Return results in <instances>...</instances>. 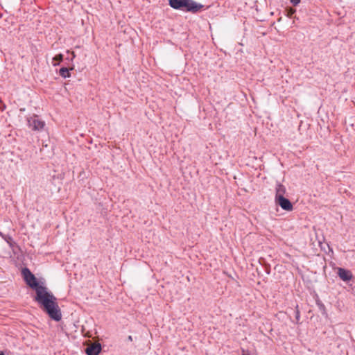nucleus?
<instances>
[{"instance_id": "7", "label": "nucleus", "mask_w": 355, "mask_h": 355, "mask_svg": "<svg viewBox=\"0 0 355 355\" xmlns=\"http://www.w3.org/2000/svg\"><path fill=\"white\" fill-rule=\"evenodd\" d=\"M286 192V189L285 186H284L281 183H277L276 185V187H275V200L279 199L281 198H284Z\"/></svg>"}, {"instance_id": "2", "label": "nucleus", "mask_w": 355, "mask_h": 355, "mask_svg": "<svg viewBox=\"0 0 355 355\" xmlns=\"http://www.w3.org/2000/svg\"><path fill=\"white\" fill-rule=\"evenodd\" d=\"M169 6L175 9L183 11L196 13L199 12L204 6L193 0H168Z\"/></svg>"}, {"instance_id": "12", "label": "nucleus", "mask_w": 355, "mask_h": 355, "mask_svg": "<svg viewBox=\"0 0 355 355\" xmlns=\"http://www.w3.org/2000/svg\"><path fill=\"white\" fill-rule=\"evenodd\" d=\"M67 54L70 55V56H68L66 59L68 60L72 61L74 59V58L76 57L75 53L73 51H67Z\"/></svg>"}, {"instance_id": "8", "label": "nucleus", "mask_w": 355, "mask_h": 355, "mask_svg": "<svg viewBox=\"0 0 355 355\" xmlns=\"http://www.w3.org/2000/svg\"><path fill=\"white\" fill-rule=\"evenodd\" d=\"M315 303H316V305L318 307V309L320 311L321 314L322 315L327 317V310H326V307H325L324 304L322 302V301L318 298V297L315 300Z\"/></svg>"}, {"instance_id": "10", "label": "nucleus", "mask_w": 355, "mask_h": 355, "mask_svg": "<svg viewBox=\"0 0 355 355\" xmlns=\"http://www.w3.org/2000/svg\"><path fill=\"white\" fill-rule=\"evenodd\" d=\"M63 58H64V55L62 53H59V54L56 55L53 58V62H55L53 63V66L59 65L60 63L61 62H62Z\"/></svg>"}, {"instance_id": "6", "label": "nucleus", "mask_w": 355, "mask_h": 355, "mask_svg": "<svg viewBox=\"0 0 355 355\" xmlns=\"http://www.w3.org/2000/svg\"><path fill=\"white\" fill-rule=\"evenodd\" d=\"M102 347L99 343H93L85 349L87 355H98L101 352Z\"/></svg>"}, {"instance_id": "9", "label": "nucleus", "mask_w": 355, "mask_h": 355, "mask_svg": "<svg viewBox=\"0 0 355 355\" xmlns=\"http://www.w3.org/2000/svg\"><path fill=\"white\" fill-rule=\"evenodd\" d=\"M73 69V68H68V67H61L59 70V74L62 78H69L71 76L70 70Z\"/></svg>"}, {"instance_id": "18", "label": "nucleus", "mask_w": 355, "mask_h": 355, "mask_svg": "<svg viewBox=\"0 0 355 355\" xmlns=\"http://www.w3.org/2000/svg\"><path fill=\"white\" fill-rule=\"evenodd\" d=\"M0 235H1L3 239L5 238V236H3V234H2V233H1V232H0Z\"/></svg>"}, {"instance_id": "4", "label": "nucleus", "mask_w": 355, "mask_h": 355, "mask_svg": "<svg viewBox=\"0 0 355 355\" xmlns=\"http://www.w3.org/2000/svg\"><path fill=\"white\" fill-rule=\"evenodd\" d=\"M337 275L345 282H349L354 277L351 270L343 268H337Z\"/></svg>"}, {"instance_id": "1", "label": "nucleus", "mask_w": 355, "mask_h": 355, "mask_svg": "<svg viewBox=\"0 0 355 355\" xmlns=\"http://www.w3.org/2000/svg\"><path fill=\"white\" fill-rule=\"evenodd\" d=\"M21 275L26 284L35 291V301L48 316L58 322L62 319V312L57 302V298L49 291L47 288L40 284L35 276L28 268L21 270Z\"/></svg>"}, {"instance_id": "13", "label": "nucleus", "mask_w": 355, "mask_h": 355, "mask_svg": "<svg viewBox=\"0 0 355 355\" xmlns=\"http://www.w3.org/2000/svg\"><path fill=\"white\" fill-rule=\"evenodd\" d=\"M286 16L291 18L293 14L295 12V10L293 8H290L286 10Z\"/></svg>"}, {"instance_id": "17", "label": "nucleus", "mask_w": 355, "mask_h": 355, "mask_svg": "<svg viewBox=\"0 0 355 355\" xmlns=\"http://www.w3.org/2000/svg\"><path fill=\"white\" fill-rule=\"evenodd\" d=\"M0 355H5V354H4L3 352L0 351Z\"/></svg>"}, {"instance_id": "11", "label": "nucleus", "mask_w": 355, "mask_h": 355, "mask_svg": "<svg viewBox=\"0 0 355 355\" xmlns=\"http://www.w3.org/2000/svg\"><path fill=\"white\" fill-rule=\"evenodd\" d=\"M295 322L296 324H299L300 323V311L299 310V306H298L297 304L295 306Z\"/></svg>"}, {"instance_id": "14", "label": "nucleus", "mask_w": 355, "mask_h": 355, "mask_svg": "<svg viewBox=\"0 0 355 355\" xmlns=\"http://www.w3.org/2000/svg\"><path fill=\"white\" fill-rule=\"evenodd\" d=\"M4 239L7 241L8 243L10 244V245H12L11 242L12 241V239L10 236H7L4 238Z\"/></svg>"}, {"instance_id": "16", "label": "nucleus", "mask_w": 355, "mask_h": 355, "mask_svg": "<svg viewBox=\"0 0 355 355\" xmlns=\"http://www.w3.org/2000/svg\"><path fill=\"white\" fill-rule=\"evenodd\" d=\"M128 340H130V341H132V336H129L128 337Z\"/></svg>"}, {"instance_id": "15", "label": "nucleus", "mask_w": 355, "mask_h": 355, "mask_svg": "<svg viewBox=\"0 0 355 355\" xmlns=\"http://www.w3.org/2000/svg\"><path fill=\"white\" fill-rule=\"evenodd\" d=\"M291 2L293 6H297L300 3V0H291Z\"/></svg>"}, {"instance_id": "5", "label": "nucleus", "mask_w": 355, "mask_h": 355, "mask_svg": "<svg viewBox=\"0 0 355 355\" xmlns=\"http://www.w3.org/2000/svg\"><path fill=\"white\" fill-rule=\"evenodd\" d=\"M275 201L277 205L281 207V208L285 211H291L293 209V204L285 197L275 200Z\"/></svg>"}, {"instance_id": "3", "label": "nucleus", "mask_w": 355, "mask_h": 355, "mask_svg": "<svg viewBox=\"0 0 355 355\" xmlns=\"http://www.w3.org/2000/svg\"><path fill=\"white\" fill-rule=\"evenodd\" d=\"M27 124L29 128L34 131H39L44 128V121L38 119L37 115H33L27 118Z\"/></svg>"}]
</instances>
